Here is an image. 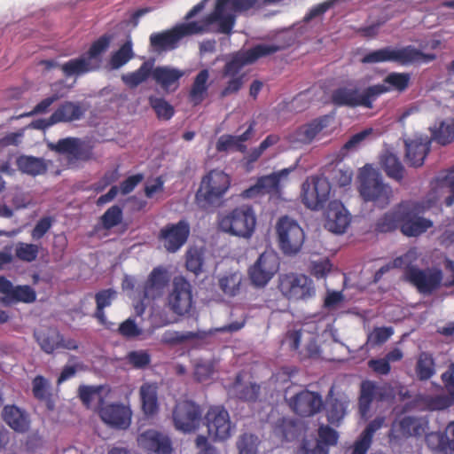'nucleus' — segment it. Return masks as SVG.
<instances>
[{"label":"nucleus","instance_id":"obj_1","mask_svg":"<svg viewBox=\"0 0 454 454\" xmlns=\"http://www.w3.org/2000/svg\"><path fill=\"white\" fill-rule=\"evenodd\" d=\"M231 176L220 169H212L202 176L195 193V202L203 210L221 207L231 187Z\"/></svg>","mask_w":454,"mask_h":454},{"label":"nucleus","instance_id":"obj_2","mask_svg":"<svg viewBox=\"0 0 454 454\" xmlns=\"http://www.w3.org/2000/svg\"><path fill=\"white\" fill-rule=\"evenodd\" d=\"M358 192L366 202L384 208L389 205L393 191L389 184L383 182L381 174L372 165L366 164L358 175Z\"/></svg>","mask_w":454,"mask_h":454},{"label":"nucleus","instance_id":"obj_3","mask_svg":"<svg viewBox=\"0 0 454 454\" xmlns=\"http://www.w3.org/2000/svg\"><path fill=\"white\" fill-rule=\"evenodd\" d=\"M431 207L429 201L406 200L399 202L400 231L409 238L419 237L433 226V222L423 216Z\"/></svg>","mask_w":454,"mask_h":454},{"label":"nucleus","instance_id":"obj_4","mask_svg":"<svg viewBox=\"0 0 454 454\" xmlns=\"http://www.w3.org/2000/svg\"><path fill=\"white\" fill-rule=\"evenodd\" d=\"M433 53H424L414 46L408 45L401 49L385 47L366 53L361 59L363 64H375L381 62H397L408 65L420 62H430L435 59Z\"/></svg>","mask_w":454,"mask_h":454},{"label":"nucleus","instance_id":"obj_5","mask_svg":"<svg viewBox=\"0 0 454 454\" xmlns=\"http://www.w3.org/2000/svg\"><path fill=\"white\" fill-rule=\"evenodd\" d=\"M256 216L251 206L235 207L219 220V227L234 236L250 238L254 231Z\"/></svg>","mask_w":454,"mask_h":454},{"label":"nucleus","instance_id":"obj_6","mask_svg":"<svg viewBox=\"0 0 454 454\" xmlns=\"http://www.w3.org/2000/svg\"><path fill=\"white\" fill-rule=\"evenodd\" d=\"M202 27L197 21L177 24L171 29L152 34L150 44L159 52L172 51L177 48L179 41L184 37L202 34Z\"/></svg>","mask_w":454,"mask_h":454},{"label":"nucleus","instance_id":"obj_7","mask_svg":"<svg viewBox=\"0 0 454 454\" xmlns=\"http://www.w3.org/2000/svg\"><path fill=\"white\" fill-rule=\"evenodd\" d=\"M278 289L286 298L294 301H308L316 295L313 280L304 274L280 275Z\"/></svg>","mask_w":454,"mask_h":454},{"label":"nucleus","instance_id":"obj_8","mask_svg":"<svg viewBox=\"0 0 454 454\" xmlns=\"http://www.w3.org/2000/svg\"><path fill=\"white\" fill-rule=\"evenodd\" d=\"M278 246L286 255L296 254L305 240L303 229L288 216H282L276 225Z\"/></svg>","mask_w":454,"mask_h":454},{"label":"nucleus","instance_id":"obj_9","mask_svg":"<svg viewBox=\"0 0 454 454\" xmlns=\"http://www.w3.org/2000/svg\"><path fill=\"white\" fill-rule=\"evenodd\" d=\"M376 90L372 86L366 87L362 91L358 88L342 86L335 89L331 94V101L336 106L349 108L364 107L373 108Z\"/></svg>","mask_w":454,"mask_h":454},{"label":"nucleus","instance_id":"obj_10","mask_svg":"<svg viewBox=\"0 0 454 454\" xmlns=\"http://www.w3.org/2000/svg\"><path fill=\"white\" fill-rule=\"evenodd\" d=\"M331 184L327 178L311 176L301 186V201L312 210L322 209L329 200Z\"/></svg>","mask_w":454,"mask_h":454},{"label":"nucleus","instance_id":"obj_11","mask_svg":"<svg viewBox=\"0 0 454 454\" xmlns=\"http://www.w3.org/2000/svg\"><path fill=\"white\" fill-rule=\"evenodd\" d=\"M175 427L183 433H192L199 429L202 419V410L192 401L178 402L172 413Z\"/></svg>","mask_w":454,"mask_h":454},{"label":"nucleus","instance_id":"obj_12","mask_svg":"<svg viewBox=\"0 0 454 454\" xmlns=\"http://www.w3.org/2000/svg\"><path fill=\"white\" fill-rule=\"evenodd\" d=\"M292 168H283L270 175L258 177L256 183L241 193L245 199H253L261 195L278 196L281 193L282 182L287 180Z\"/></svg>","mask_w":454,"mask_h":454},{"label":"nucleus","instance_id":"obj_13","mask_svg":"<svg viewBox=\"0 0 454 454\" xmlns=\"http://www.w3.org/2000/svg\"><path fill=\"white\" fill-rule=\"evenodd\" d=\"M50 147L56 153L66 155L69 161H89L96 159L94 145L90 141L79 137L62 138Z\"/></svg>","mask_w":454,"mask_h":454},{"label":"nucleus","instance_id":"obj_14","mask_svg":"<svg viewBox=\"0 0 454 454\" xmlns=\"http://www.w3.org/2000/svg\"><path fill=\"white\" fill-rule=\"evenodd\" d=\"M404 277L420 294H431L441 286L443 276L440 269L422 270L416 266H408Z\"/></svg>","mask_w":454,"mask_h":454},{"label":"nucleus","instance_id":"obj_15","mask_svg":"<svg viewBox=\"0 0 454 454\" xmlns=\"http://www.w3.org/2000/svg\"><path fill=\"white\" fill-rule=\"evenodd\" d=\"M169 309L176 315L189 313L193 305L192 286L183 276L175 277L168 296Z\"/></svg>","mask_w":454,"mask_h":454},{"label":"nucleus","instance_id":"obj_16","mask_svg":"<svg viewBox=\"0 0 454 454\" xmlns=\"http://www.w3.org/2000/svg\"><path fill=\"white\" fill-rule=\"evenodd\" d=\"M190 235L189 223L182 219L176 223H168L160 229L158 239L169 253H176L187 241Z\"/></svg>","mask_w":454,"mask_h":454},{"label":"nucleus","instance_id":"obj_17","mask_svg":"<svg viewBox=\"0 0 454 454\" xmlns=\"http://www.w3.org/2000/svg\"><path fill=\"white\" fill-rule=\"evenodd\" d=\"M209 435L215 440H227L231 434V423L227 410L223 406H212L205 415Z\"/></svg>","mask_w":454,"mask_h":454},{"label":"nucleus","instance_id":"obj_18","mask_svg":"<svg viewBox=\"0 0 454 454\" xmlns=\"http://www.w3.org/2000/svg\"><path fill=\"white\" fill-rule=\"evenodd\" d=\"M392 397L391 390L387 386H380L372 380H364L360 385L358 397V411L364 418L370 411L374 400L378 402L387 401Z\"/></svg>","mask_w":454,"mask_h":454},{"label":"nucleus","instance_id":"obj_19","mask_svg":"<svg viewBox=\"0 0 454 454\" xmlns=\"http://www.w3.org/2000/svg\"><path fill=\"white\" fill-rule=\"evenodd\" d=\"M289 406L297 415L307 418L320 412L324 407V402L320 394L302 390L290 399Z\"/></svg>","mask_w":454,"mask_h":454},{"label":"nucleus","instance_id":"obj_20","mask_svg":"<svg viewBox=\"0 0 454 454\" xmlns=\"http://www.w3.org/2000/svg\"><path fill=\"white\" fill-rule=\"evenodd\" d=\"M333 117L329 114L313 119L308 123L298 127L291 135L293 143L309 145L316 139L325 129L330 126Z\"/></svg>","mask_w":454,"mask_h":454},{"label":"nucleus","instance_id":"obj_21","mask_svg":"<svg viewBox=\"0 0 454 454\" xmlns=\"http://www.w3.org/2000/svg\"><path fill=\"white\" fill-rule=\"evenodd\" d=\"M230 0H217L215 7L212 12L203 18L199 22V26L202 27V34L209 30V27L215 23L218 24L217 32L222 34H231L234 24L235 16L232 14H224V7Z\"/></svg>","mask_w":454,"mask_h":454},{"label":"nucleus","instance_id":"obj_22","mask_svg":"<svg viewBox=\"0 0 454 454\" xmlns=\"http://www.w3.org/2000/svg\"><path fill=\"white\" fill-rule=\"evenodd\" d=\"M278 263L271 254H262L248 270L251 282L256 286H264L278 270Z\"/></svg>","mask_w":454,"mask_h":454},{"label":"nucleus","instance_id":"obj_23","mask_svg":"<svg viewBox=\"0 0 454 454\" xmlns=\"http://www.w3.org/2000/svg\"><path fill=\"white\" fill-rule=\"evenodd\" d=\"M100 419L108 426L117 429H126L131 423V411L121 403H108L98 411Z\"/></svg>","mask_w":454,"mask_h":454},{"label":"nucleus","instance_id":"obj_24","mask_svg":"<svg viewBox=\"0 0 454 454\" xmlns=\"http://www.w3.org/2000/svg\"><path fill=\"white\" fill-rule=\"evenodd\" d=\"M137 442L149 454H170L173 450L169 437L153 429L139 434Z\"/></svg>","mask_w":454,"mask_h":454},{"label":"nucleus","instance_id":"obj_25","mask_svg":"<svg viewBox=\"0 0 454 454\" xmlns=\"http://www.w3.org/2000/svg\"><path fill=\"white\" fill-rule=\"evenodd\" d=\"M423 431L424 428L419 419L405 416L400 420L392 422L388 432V438L390 442H398L411 436H420Z\"/></svg>","mask_w":454,"mask_h":454},{"label":"nucleus","instance_id":"obj_26","mask_svg":"<svg viewBox=\"0 0 454 454\" xmlns=\"http://www.w3.org/2000/svg\"><path fill=\"white\" fill-rule=\"evenodd\" d=\"M350 223V215L342 203L331 201L326 211L325 227L333 233H344Z\"/></svg>","mask_w":454,"mask_h":454},{"label":"nucleus","instance_id":"obj_27","mask_svg":"<svg viewBox=\"0 0 454 454\" xmlns=\"http://www.w3.org/2000/svg\"><path fill=\"white\" fill-rule=\"evenodd\" d=\"M430 149L431 140L427 137L405 141V157L410 166L421 167Z\"/></svg>","mask_w":454,"mask_h":454},{"label":"nucleus","instance_id":"obj_28","mask_svg":"<svg viewBox=\"0 0 454 454\" xmlns=\"http://www.w3.org/2000/svg\"><path fill=\"white\" fill-rule=\"evenodd\" d=\"M411 82V74L392 72L388 74L382 83L371 85L376 90L375 101L383 94L395 90L399 93L405 91Z\"/></svg>","mask_w":454,"mask_h":454},{"label":"nucleus","instance_id":"obj_29","mask_svg":"<svg viewBox=\"0 0 454 454\" xmlns=\"http://www.w3.org/2000/svg\"><path fill=\"white\" fill-rule=\"evenodd\" d=\"M168 281L169 276L164 267L153 268L144 284V298L153 300L160 297Z\"/></svg>","mask_w":454,"mask_h":454},{"label":"nucleus","instance_id":"obj_30","mask_svg":"<svg viewBox=\"0 0 454 454\" xmlns=\"http://www.w3.org/2000/svg\"><path fill=\"white\" fill-rule=\"evenodd\" d=\"M5 424L17 433H26L30 428L29 414L14 404L5 405L2 411Z\"/></svg>","mask_w":454,"mask_h":454},{"label":"nucleus","instance_id":"obj_31","mask_svg":"<svg viewBox=\"0 0 454 454\" xmlns=\"http://www.w3.org/2000/svg\"><path fill=\"white\" fill-rule=\"evenodd\" d=\"M184 73L177 68L163 66L153 68L152 77L166 92L175 91Z\"/></svg>","mask_w":454,"mask_h":454},{"label":"nucleus","instance_id":"obj_32","mask_svg":"<svg viewBox=\"0 0 454 454\" xmlns=\"http://www.w3.org/2000/svg\"><path fill=\"white\" fill-rule=\"evenodd\" d=\"M348 400L346 395H333V387L329 390L326 398V417L330 424L339 426L347 413Z\"/></svg>","mask_w":454,"mask_h":454},{"label":"nucleus","instance_id":"obj_33","mask_svg":"<svg viewBox=\"0 0 454 454\" xmlns=\"http://www.w3.org/2000/svg\"><path fill=\"white\" fill-rule=\"evenodd\" d=\"M34 338L41 349L46 354H52L59 348L62 334L56 327L47 326L34 331Z\"/></svg>","mask_w":454,"mask_h":454},{"label":"nucleus","instance_id":"obj_34","mask_svg":"<svg viewBox=\"0 0 454 454\" xmlns=\"http://www.w3.org/2000/svg\"><path fill=\"white\" fill-rule=\"evenodd\" d=\"M384 423L382 417H377L370 421L354 442L351 454H366L370 449L374 434L381 428Z\"/></svg>","mask_w":454,"mask_h":454},{"label":"nucleus","instance_id":"obj_35","mask_svg":"<svg viewBox=\"0 0 454 454\" xmlns=\"http://www.w3.org/2000/svg\"><path fill=\"white\" fill-rule=\"evenodd\" d=\"M86 109L79 102L65 101L52 113L57 123L81 120Z\"/></svg>","mask_w":454,"mask_h":454},{"label":"nucleus","instance_id":"obj_36","mask_svg":"<svg viewBox=\"0 0 454 454\" xmlns=\"http://www.w3.org/2000/svg\"><path fill=\"white\" fill-rule=\"evenodd\" d=\"M66 77L80 76L98 69L97 63H92L83 54L79 58L71 59L59 66Z\"/></svg>","mask_w":454,"mask_h":454},{"label":"nucleus","instance_id":"obj_37","mask_svg":"<svg viewBox=\"0 0 454 454\" xmlns=\"http://www.w3.org/2000/svg\"><path fill=\"white\" fill-rule=\"evenodd\" d=\"M244 374L242 372H239L236 375L233 389L236 394V396L246 402H255L260 395L261 387L257 383L243 382Z\"/></svg>","mask_w":454,"mask_h":454},{"label":"nucleus","instance_id":"obj_38","mask_svg":"<svg viewBox=\"0 0 454 454\" xmlns=\"http://www.w3.org/2000/svg\"><path fill=\"white\" fill-rule=\"evenodd\" d=\"M16 165L22 173L36 176L46 173L48 166L43 158L21 155L17 158Z\"/></svg>","mask_w":454,"mask_h":454},{"label":"nucleus","instance_id":"obj_39","mask_svg":"<svg viewBox=\"0 0 454 454\" xmlns=\"http://www.w3.org/2000/svg\"><path fill=\"white\" fill-rule=\"evenodd\" d=\"M400 208L399 203L391 210L384 213L375 223V231L379 233H388L400 230Z\"/></svg>","mask_w":454,"mask_h":454},{"label":"nucleus","instance_id":"obj_40","mask_svg":"<svg viewBox=\"0 0 454 454\" xmlns=\"http://www.w3.org/2000/svg\"><path fill=\"white\" fill-rule=\"evenodd\" d=\"M380 164L388 177L397 182L403 179L405 169L395 154L386 152L380 158Z\"/></svg>","mask_w":454,"mask_h":454},{"label":"nucleus","instance_id":"obj_41","mask_svg":"<svg viewBox=\"0 0 454 454\" xmlns=\"http://www.w3.org/2000/svg\"><path fill=\"white\" fill-rule=\"evenodd\" d=\"M209 72L207 69H202L195 76L193 83L189 91L190 101L194 105H200L205 98L208 90L207 81Z\"/></svg>","mask_w":454,"mask_h":454},{"label":"nucleus","instance_id":"obj_42","mask_svg":"<svg viewBox=\"0 0 454 454\" xmlns=\"http://www.w3.org/2000/svg\"><path fill=\"white\" fill-rule=\"evenodd\" d=\"M157 389V386L152 383H145L140 387L142 409L146 415H153L158 411Z\"/></svg>","mask_w":454,"mask_h":454},{"label":"nucleus","instance_id":"obj_43","mask_svg":"<svg viewBox=\"0 0 454 454\" xmlns=\"http://www.w3.org/2000/svg\"><path fill=\"white\" fill-rule=\"evenodd\" d=\"M115 297L116 292L111 288L101 290L95 294V300L97 303L95 317L99 321L101 325L107 328H110V325H108L106 323L104 309L112 304V301Z\"/></svg>","mask_w":454,"mask_h":454},{"label":"nucleus","instance_id":"obj_44","mask_svg":"<svg viewBox=\"0 0 454 454\" xmlns=\"http://www.w3.org/2000/svg\"><path fill=\"white\" fill-rule=\"evenodd\" d=\"M415 372L419 380H429L435 372V363L433 356L428 352H421L419 355Z\"/></svg>","mask_w":454,"mask_h":454},{"label":"nucleus","instance_id":"obj_45","mask_svg":"<svg viewBox=\"0 0 454 454\" xmlns=\"http://www.w3.org/2000/svg\"><path fill=\"white\" fill-rule=\"evenodd\" d=\"M152 72L153 63L145 61L136 71L123 74L121 79L129 88H136L145 82L152 75Z\"/></svg>","mask_w":454,"mask_h":454},{"label":"nucleus","instance_id":"obj_46","mask_svg":"<svg viewBox=\"0 0 454 454\" xmlns=\"http://www.w3.org/2000/svg\"><path fill=\"white\" fill-rule=\"evenodd\" d=\"M241 282V274L238 272L229 273L219 278L218 286L225 295L234 297L240 291Z\"/></svg>","mask_w":454,"mask_h":454},{"label":"nucleus","instance_id":"obj_47","mask_svg":"<svg viewBox=\"0 0 454 454\" xmlns=\"http://www.w3.org/2000/svg\"><path fill=\"white\" fill-rule=\"evenodd\" d=\"M148 102L159 120L168 121L174 116V106L163 98L150 96Z\"/></svg>","mask_w":454,"mask_h":454},{"label":"nucleus","instance_id":"obj_48","mask_svg":"<svg viewBox=\"0 0 454 454\" xmlns=\"http://www.w3.org/2000/svg\"><path fill=\"white\" fill-rule=\"evenodd\" d=\"M40 246L19 241L15 244V257L24 262H35L39 254Z\"/></svg>","mask_w":454,"mask_h":454},{"label":"nucleus","instance_id":"obj_49","mask_svg":"<svg viewBox=\"0 0 454 454\" xmlns=\"http://www.w3.org/2000/svg\"><path fill=\"white\" fill-rule=\"evenodd\" d=\"M111 36L104 35L92 43L89 51L84 54L92 63H97L98 68L101 62V55L108 49Z\"/></svg>","mask_w":454,"mask_h":454},{"label":"nucleus","instance_id":"obj_50","mask_svg":"<svg viewBox=\"0 0 454 454\" xmlns=\"http://www.w3.org/2000/svg\"><path fill=\"white\" fill-rule=\"evenodd\" d=\"M281 50L282 47L279 45L260 43L244 51V52L247 56V60H248L250 64H253L259 59L272 55Z\"/></svg>","mask_w":454,"mask_h":454},{"label":"nucleus","instance_id":"obj_51","mask_svg":"<svg viewBox=\"0 0 454 454\" xmlns=\"http://www.w3.org/2000/svg\"><path fill=\"white\" fill-rule=\"evenodd\" d=\"M133 57L132 42L129 39L119 50L113 53L110 59V65L112 68L118 69L128 63Z\"/></svg>","mask_w":454,"mask_h":454},{"label":"nucleus","instance_id":"obj_52","mask_svg":"<svg viewBox=\"0 0 454 454\" xmlns=\"http://www.w3.org/2000/svg\"><path fill=\"white\" fill-rule=\"evenodd\" d=\"M247 56L243 51H238L232 58L227 61L223 67V75L227 76H239L242 67L250 63L247 60Z\"/></svg>","mask_w":454,"mask_h":454},{"label":"nucleus","instance_id":"obj_53","mask_svg":"<svg viewBox=\"0 0 454 454\" xmlns=\"http://www.w3.org/2000/svg\"><path fill=\"white\" fill-rule=\"evenodd\" d=\"M36 300L35 291L27 285L17 286L12 288L8 299L10 302L32 303Z\"/></svg>","mask_w":454,"mask_h":454},{"label":"nucleus","instance_id":"obj_54","mask_svg":"<svg viewBox=\"0 0 454 454\" xmlns=\"http://www.w3.org/2000/svg\"><path fill=\"white\" fill-rule=\"evenodd\" d=\"M432 131V138L442 145L451 143L454 139V125L442 121Z\"/></svg>","mask_w":454,"mask_h":454},{"label":"nucleus","instance_id":"obj_55","mask_svg":"<svg viewBox=\"0 0 454 454\" xmlns=\"http://www.w3.org/2000/svg\"><path fill=\"white\" fill-rule=\"evenodd\" d=\"M217 152H227L228 150L234 149L237 152L245 153L247 151L246 145H241L236 136L233 135H223L221 136L215 145Z\"/></svg>","mask_w":454,"mask_h":454},{"label":"nucleus","instance_id":"obj_56","mask_svg":"<svg viewBox=\"0 0 454 454\" xmlns=\"http://www.w3.org/2000/svg\"><path fill=\"white\" fill-rule=\"evenodd\" d=\"M101 223L106 230H110L121 223L122 209L118 205L110 207L101 216Z\"/></svg>","mask_w":454,"mask_h":454},{"label":"nucleus","instance_id":"obj_57","mask_svg":"<svg viewBox=\"0 0 454 454\" xmlns=\"http://www.w3.org/2000/svg\"><path fill=\"white\" fill-rule=\"evenodd\" d=\"M439 185L446 189L450 193L449 196L445 198L444 203L447 207H450L454 203V166L446 170L444 175L438 177Z\"/></svg>","mask_w":454,"mask_h":454},{"label":"nucleus","instance_id":"obj_58","mask_svg":"<svg viewBox=\"0 0 454 454\" xmlns=\"http://www.w3.org/2000/svg\"><path fill=\"white\" fill-rule=\"evenodd\" d=\"M317 442H319L324 446H326V448H329V446H334L338 442V432L335 429L332 428L330 426H319L317 429Z\"/></svg>","mask_w":454,"mask_h":454},{"label":"nucleus","instance_id":"obj_59","mask_svg":"<svg viewBox=\"0 0 454 454\" xmlns=\"http://www.w3.org/2000/svg\"><path fill=\"white\" fill-rule=\"evenodd\" d=\"M426 441L432 450L450 454L449 442L446 434L432 433L427 435Z\"/></svg>","mask_w":454,"mask_h":454},{"label":"nucleus","instance_id":"obj_60","mask_svg":"<svg viewBox=\"0 0 454 454\" xmlns=\"http://www.w3.org/2000/svg\"><path fill=\"white\" fill-rule=\"evenodd\" d=\"M257 438L252 434H243L237 442L239 454H255Z\"/></svg>","mask_w":454,"mask_h":454},{"label":"nucleus","instance_id":"obj_61","mask_svg":"<svg viewBox=\"0 0 454 454\" xmlns=\"http://www.w3.org/2000/svg\"><path fill=\"white\" fill-rule=\"evenodd\" d=\"M32 387L33 395L37 400L45 401L49 398V383L43 376H36L32 381Z\"/></svg>","mask_w":454,"mask_h":454},{"label":"nucleus","instance_id":"obj_62","mask_svg":"<svg viewBox=\"0 0 454 454\" xmlns=\"http://www.w3.org/2000/svg\"><path fill=\"white\" fill-rule=\"evenodd\" d=\"M127 360L133 367L142 369L146 367L151 362L150 355L144 350L130 351L127 355Z\"/></svg>","mask_w":454,"mask_h":454},{"label":"nucleus","instance_id":"obj_63","mask_svg":"<svg viewBox=\"0 0 454 454\" xmlns=\"http://www.w3.org/2000/svg\"><path fill=\"white\" fill-rule=\"evenodd\" d=\"M229 77L230 80L228 81L226 86L220 92L221 98H226L231 94L238 93L244 84V74H241L239 76Z\"/></svg>","mask_w":454,"mask_h":454},{"label":"nucleus","instance_id":"obj_64","mask_svg":"<svg viewBox=\"0 0 454 454\" xmlns=\"http://www.w3.org/2000/svg\"><path fill=\"white\" fill-rule=\"evenodd\" d=\"M394 333L392 327H376L369 335L368 340L374 345L385 343Z\"/></svg>","mask_w":454,"mask_h":454}]
</instances>
